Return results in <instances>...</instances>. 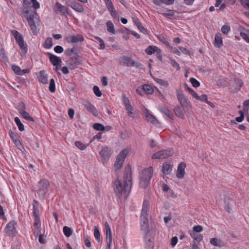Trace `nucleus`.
I'll return each instance as SVG.
<instances>
[{
	"label": "nucleus",
	"mask_w": 249,
	"mask_h": 249,
	"mask_svg": "<svg viewBox=\"0 0 249 249\" xmlns=\"http://www.w3.org/2000/svg\"><path fill=\"white\" fill-rule=\"evenodd\" d=\"M132 172L130 168L125 170L124 175V182L119 179L115 181L114 184V190L116 196L119 198L124 196L125 198L130 192L132 186Z\"/></svg>",
	"instance_id": "1"
},
{
	"label": "nucleus",
	"mask_w": 249,
	"mask_h": 249,
	"mask_svg": "<svg viewBox=\"0 0 249 249\" xmlns=\"http://www.w3.org/2000/svg\"><path fill=\"white\" fill-rule=\"evenodd\" d=\"M153 174V168L150 166L144 169L140 175V186L146 188L150 183L151 178Z\"/></svg>",
	"instance_id": "2"
},
{
	"label": "nucleus",
	"mask_w": 249,
	"mask_h": 249,
	"mask_svg": "<svg viewBox=\"0 0 249 249\" xmlns=\"http://www.w3.org/2000/svg\"><path fill=\"white\" fill-rule=\"evenodd\" d=\"M50 182L46 179H42L38 182L37 194L40 197L44 198L49 191Z\"/></svg>",
	"instance_id": "3"
},
{
	"label": "nucleus",
	"mask_w": 249,
	"mask_h": 249,
	"mask_svg": "<svg viewBox=\"0 0 249 249\" xmlns=\"http://www.w3.org/2000/svg\"><path fill=\"white\" fill-rule=\"evenodd\" d=\"M11 33L14 36L16 42L18 44L20 49L21 50L22 53L23 54H25L28 51L27 45L24 42L22 36L16 30H13L11 31Z\"/></svg>",
	"instance_id": "4"
},
{
	"label": "nucleus",
	"mask_w": 249,
	"mask_h": 249,
	"mask_svg": "<svg viewBox=\"0 0 249 249\" xmlns=\"http://www.w3.org/2000/svg\"><path fill=\"white\" fill-rule=\"evenodd\" d=\"M174 153V150L172 148H168L165 150H162L155 153L152 156V159H164L167 158Z\"/></svg>",
	"instance_id": "5"
},
{
	"label": "nucleus",
	"mask_w": 249,
	"mask_h": 249,
	"mask_svg": "<svg viewBox=\"0 0 249 249\" xmlns=\"http://www.w3.org/2000/svg\"><path fill=\"white\" fill-rule=\"evenodd\" d=\"M120 64L126 67H136L138 68L139 64L136 63L131 58L126 56H123L120 59Z\"/></svg>",
	"instance_id": "6"
},
{
	"label": "nucleus",
	"mask_w": 249,
	"mask_h": 249,
	"mask_svg": "<svg viewBox=\"0 0 249 249\" xmlns=\"http://www.w3.org/2000/svg\"><path fill=\"white\" fill-rule=\"evenodd\" d=\"M54 10L56 14L60 13L63 16H67L70 14L69 8L58 2L54 4Z\"/></svg>",
	"instance_id": "7"
},
{
	"label": "nucleus",
	"mask_w": 249,
	"mask_h": 249,
	"mask_svg": "<svg viewBox=\"0 0 249 249\" xmlns=\"http://www.w3.org/2000/svg\"><path fill=\"white\" fill-rule=\"evenodd\" d=\"M99 154L102 158L103 163L106 162L110 158L111 154V150L107 146L103 147L100 151Z\"/></svg>",
	"instance_id": "8"
},
{
	"label": "nucleus",
	"mask_w": 249,
	"mask_h": 249,
	"mask_svg": "<svg viewBox=\"0 0 249 249\" xmlns=\"http://www.w3.org/2000/svg\"><path fill=\"white\" fill-rule=\"evenodd\" d=\"M82 105L84 107L91 113L93 115L96 116L98 115V111L94 106L89 101L85 100L82 102Z\"/></svg>",
	"instance_id": "9"
},
{
	"label": "nucleus",
	"mask_w": 249,
	"mask_h": 249,
	"mask_svg": "<svg viewBox=\"0 0 249 249\" xmlns=\"http://www.w3.org/2000/svg\"><path fill=\"white\" fill-rule=\"evenodd\" d=\"M17 223L15 220L10 221L6 226L4 231L8 236H12L16 231V226Z\"/></svg>",
	"instance_id": "10"
},
{
	"label": "nucleus",
	"mask_w": 249,
	"mask_h": 249,
	"mask_svg": "<svg viewBox=\"0 0 249 249\" xmlns=\"http://www.w3.org/2000/svg\"><path fill=\"white\" fill-rule=\"evenodd\" d=\"M84 40L83 36L79 34L70 35L66 37V41L68 43H77L82 42Z\"/></svg>",
	"instance_id": "11"
},
{
	"label": "nucleus",
	"mask_w": 249,
	"mask_h": 249,
	"mask_svg": "<svg viewBox=\"0 0 249 249\" xmlns=\"http://www.w3.org/2000/svg\"><path fill=\"white\" fill-rule=\"evenodd\" d=\"M36 14V12L35 11L29 12L28 8L24 10V16L26 18L29 26L35 25V21L34 20V18L35 15Z\"/></svg>",
	"instance_id": "12"
},
{
	"label": "nucleus",
	"mask_w": 249,
	"mask_h": 249,
	"mask_svg": "<svg viewBox=\"0 0 249 249\" xmlns=\"http://www.w3.org/2000/svg\"><path fill=\"white\" fill-rule=\"evenodd\" d=\"M106 6L113 18L117 17V12L111 0H104Z\"/></svg>",
	"instance_id": "13"
},
{
	"label": "nucleus",
	"mask_w": 249,
	"mask_h": 249,
	"mask_svg": "<svg viewBox=\"0 0 249 249\" xmlns=\"http://www.w3.org/2000/svg\"><path fill=\"white\" fill-rule=\"evenodd\" d=\"M142 223L141 224V230L145 235H147L150 232L148 217L141 218Z\"/></svg>",
	"instance_id": "14"
},
{
	"label": "nucleus",
	"mask_w": 249,
	"mask_h": 249,
	"mask_svg": "<svg viewBox=\"0 0 249 249\" xmlns=\"http://www.w3.org/2000/svg\"><path fill=\"white\" fill-rule=\"evenodd\" d=\"M186 164L183 162H180L178 167L177 173L176 177L178 179H182L185 174V168Z\"/></svg>",
	"instance_id": "15"
},
{
	"label": "nucleus",
	"mask_w": 249,
	"mask_h": 249,
	"mask_svg": "<svg viewBox=\"0 0 249 249\" xmlns=\"http://www.w3.org/2000/svg\"><path fill=\"white\" fill-rule=\"evenodd\" d=\"M18 112L24 119L30 122H34V119L29 115V113L25 110L24 105H22L21 107L19 108Z\"/></svg>",
	"instance_id": "16"
},
{
	"label": "nucleus",
	"mask_w": 249,
	"mask_h": 249,
	"mask_svg": "<svg viewBox=\"0 0 249 249\" xmlns=\"http://www.w3.org/2000/svg\"><path fill=\"white\" fill-rule=\"evenodd\" d=\"M149 209V202L147 200H144L141 213V218L148 217Z\"/></svg>",
	"instance_id": "17"
},
{
	"label": "nucleus",
	"mask_w": 249,
	"mask_h": 249,
	"mask_svg": "<svg viewBox=\"0 0 249 249\" xmlns=\"http://www.w3.org/2000/svg\"><path fill=\"white\" fill-rule=\"evenodd\" d=\"M12 69L15 74L18 75H23L30 72V70L29 69L21 70L18 66L16 65H13L12 66Z\"/></svg>",
	"instance_id": "18"
},
{
	"label": "nucleus",
	"mask_w": 249,
	"mask_h": 249,
	"mask_svg": "<svg viewBox=\"0 0 249 249\" xmlns=\"http://www.w3.org/2000/svg\"><path fill=\"white\" fill-rule=\"evenodd\" d=\"M223 37L222 35L219 33H216L215 35L213 45L217 48H220L223 46Z\"/></svg>",
	"instance_id": "19"
},
{
	"label": "nucleus",
	"mask_w": 249,
	"mask_h": 249,
	"mask_svg": "<svg viewBox=\"0 0 249 249\" xmlns=\"http://www.w3.org/2000/svg\"><path fill=\"white\" fill-rule=\"evenodd\" d=\"M66 64L71 70H74L77 68L78 61L76 57H71L67 61Z\"/></svg>",
	"instance_id": "20"
},
{
	"label": "nucleus",
	"mask_w": 249,
	"mask_h": 249,
	"mask_svg": "<svg viewBox=\"0 0 249 249\" xmlns=\"http://www.w3.org/2000/svg\"><path fill=\"white\" fill-rule=\"evenodd\" d=\"M9 135L12 140L13 141L15 145L18 147L19 149H20V147H23L19 140L18 135L13 132H10L9 133Z\"/></svg>",
	"instance_id": "21"
},
{
	"label": "nucleus",
	"mask_w": 249,
	"mask_h": 249,
	"mask_svg": "<svg viewBox=\"0 0 249 249\" xmlns=\"http://www.w3.org/2000/svg\"><path fill=\"white\" fill-rule=\"evenodd\" d=\"M50 62L53 66L60 65L62 63V61L60 57L53 55L51 53H48Z\"/></svg>",
	"instance_id": "22"
},
{
	"label": "nucleus",
	"mask_w": 249,
	"mask_h": 249,
	"mask_svg": "<svg viewBox=\"0 0 249 249\" xmlns=\"http://www.w3.org/2000/svg\"><path fill=\"white\" fill-rule=\"evenodd\" d=\"M159 110L167 117H168L170 119H174V115L172 114L170 111L168 109L167 107L166 106H161L158 107Z\"/></svg>",
	"instance_id": "23"
},
{
	"label": "nucleus",
	"mask_w": 249,
	"mask_h": 249,
	"mask_svg": "<svg viewBox=\"0 0 249 249\" xmlns=\"http://www.w3.org/2000/svg\"><path fill=\"white\" fill-rule=\"evenodd\" d=\"M37 78L38 81L43 84L48 83V77L44 71L42 70L39 71L37 74Z\"/></svg>",
	"instance_id": "24"
},
{
	"label": "nucleus",
	"mask_w": 249,
	"mask_h": 249,
	"mask_svg": "<svg viewBox=\"0 0 249 249\" xmlns=\"http://www.w3.org/2000/svg\"><path fill=\"white\" fill-rule=\"evenodd\" d=\"M41 226V223L40 221L39 217H34V235L36 236L40 232V228Z\"/></svg>",
	"instance_id": "25"
},
{
	"label": "nucleus",
	"mask_w": 249,
	"mask_h": 249,
	"mask_svg": "<svg viewBox=\"0 0 249 249\" xmlns=\"http://www.w3.org/2000/svg\"><path fill=\"white\" fill-rule=\"evenodd\" d=\"M70 7L74 11L79 13H82L84 10L82 5L75 1L71 2Z\"/></svg>",
	"instance_id": "26"
},
{
	"label": "nucleus",
	"mask_w": 249,
	"mask_h": 249,
	"mask_svg": "<svg viewBox=\"0 0 249 249\" xmlns=\"http://www.w3.org/2000/svg\"><path fill=\"white\" fill-rule=\"evenodd\" d=\"M177 97L180 105L185 109L188 106V103L183 94L182 93H178Z\"/></svg>",
	"instance_id": "27"
},
{
	"label": "nucleus",
	"mask_w": 249,
	"mask_h": 249,
	"mask_svg": "<svg viewBox=\"0 0 249 249\" xmlns=\"http://www.w3.org/2000/svg\"><path fill=\"white\" fill-rule=\"evenodd\" d=\"M129 152V150L128 149L126 148L124 149L117 156L116 159L119 160H122L123 162H124L126 156L128 155Z\"/></svg>",
	"instance_id": "28"
},
{
	"label": "nucleus",
	"mask_w": 249,
	"mask_h": 249,
	"mask_svg": "<svg viewBox=\"0 0 249 249\" xmlns=\"http://www.w3.org/2000/svg\"><path fill=\"white\" fill-rule=\"evenodd\" d=\"M172 170V165L169 163H164L162 165V172L166 175L170 174Z\"/></svg>",
	"instance_id": "29"
},
{
	"label": "nucleus",
	"mask_w": 249,
	"mask_h": 249,
	"mask_svg": "<svg viewBox=\"0 0 249 249\" xmlns=\"http://www.w3.org/2000/svg\"><path fill=\"white\" fill-rule=\"evenodd\" d=\"M144 240L146 244V249H153L154 242L152 238H149L148 235H145Z\"/></svg>",
	"instance_id": "30"
},
{
	"label": "nucleus",
	"mask_w": 249,
	"mask_h": 249,
	"mask_svg": "<svg viewBox=\"0 0 249 249\" xmlns=\"http://www.w3.org/2000/svg\"><path fill=\"white\" fill-rule=\"evenodd\" d=\"M159 48L156 46L151 45L149 46L145 50V52L148 55H151L152 54L155 53L157 50H158Z\"/></svg>",
	"instance_id": "31"
},
{
	"label": "nucleus",
	"mask_w": 249,
	"mask_h": 249,
	"mask_svg": "<svg viewBox=\"0 0 249 249\" xmlns=\"http://www.w3.org/2000/svg\"><path fill=\"white\" fill-rule=\"evenodd\" d=\"M142 89L145 93L149 94H152L154 92V89L153 87L149 85H143L142 86Z\"/></svg>",
	"instance_id": "32"
},
{
	"label": "nucleus",
	"mask_w": 249,
	"mask_h": 249,
	"mask_svg": "<svg viewBox=\"0 0 249 249\" xmlns=\"http://www.w3.org/2000/svg\"><path fill=\"white\" fill-rule=\"evenodd\" d=\"M176 115L179 118L183 119L184 118V114L181 108L179 107H176L174 109Z\"/></svg>",
	"instance_id": "33"
},
{
	"label": "nucleus",
	"mask_w": 249,
	"mask_h": 249,
	"mask_svg": "<svg viewBox=\"0 0 249 249\" xmlns=\"http://www.w3.org/2000/svg\"><path fill=\"white\" fill-rule=\"evenodd\" d=\"M106 25L107 27V31L111 34H115V31L114 29V26L112 21L108 20L106 22Z\"/></svg>",
	"instance_id": "34"
},
{
	"label": "nucleus",
	"mask_w": 249,
	"mask_h": 249,
	"mask_svg": "<svg viewBox=\"0 0 249 249\" xmlns=\"http://www.w3.org/2000/svg\"><path fill=\"white\" fill-rule=\"evenodd\" d=\"M14 121L18 127L19 131H23L24 130V126L23 124L21 122L18 117H16L14 118Z\"/></svg>",
	"instance_id": "35"
},
{
	"label": "nucleus",
	"mask_w": 249,
	"mask_h": 249,
	"mask_svg": "<svg viewBox=\"0 0 249 249\" xmlns=\"http://www.w3.org/2000/svg\"><path fill=\"white\" fill-rule=\"evenodd\" d=\"M63 231L64 235L67 237H70L73 232L71 228L67 226H64L63 227Z\"/></svg>",
	"instance_id": "36"
},
{
	"label": "nucleus",
	"mask_w": 249,
	"mask_h": 249,
	"mask_svg": "<svg viewBox=\"0 0 249 249\" xmlns=\"http://www.w3.org/2000/svg\"><path fill=\"white\" fill-rule=\"evenodd\" d=\"M191 236L196 242H200L203 239V236L200 234H197L195 232L190 233Z\"/></svg>",
	"instance_id": "37"
},
{
	"label": "nucleus",
	"mask_w": 249,
	"mask_h": 249,
	"mask_svg": "<svg viewBox=\"0 0 249 249\" xmlns=\"http://www.w3.org/2000/svg\"><path fill=\"white\" fill-rule=\"evenodd\" d=\"M146 118L148 121L153 124H156L158 123V120L152 114L147 113L146 114Z\"/></svg>",
	"instance_id": "38"
},
{
	"label": "nucleus",
	"mask_w": 249,
	"mask_h": 249,
	"mask_svg": "<svg viewBox=\"0 0 249 249\" xmlns=\"http://www.w3.org/2000/svg\"><path fill=\"white\" fill-rule=\"evenodd\" d=\"M53 45L52 38L51 37H48L45 40V43L44 44V47L46 49H50L52 47Z\"/></svg>",
	"instance_id": "39"
},
{
	"label": "nucleus",
	"mask_w": 249,
	"mask_h": 249,
	"mask_svg": "<svg viewBox=\"0 0 249 249\" xmlns=\"http://www.w3.org/2000/svg\"><path fill=\"white\" fill-rule=\"evenodd\" d=\"M210 243L216 247H221L222 246V241L215 238H211L210 240Z\"/></svg>",
	"instance_id": "40"
},
{
	"label": "nucleus",
	"mask_w": 249,
	"mask_h": 249,
	"mask_svg": "<svg viewBox=\"0 0 249 249\" xmlns=\"http://www.w3.org/2000/svg\"><path fill=\"white\" fill-rule=\"evenodd\" d=\"M49 89L52 93H53L55 91V82L54 79L53 78L50 80Z\"/></svg>",
	"instance_id": "41"
},
{
	"label": "nucleus",
	"mask_w": 249,
	"mask_h": 249,
	"mask_svg": "<svg viewBox=\"0 0 249 249\" xmlns=\"http://www.w3.org/2000/svg\"><path fill=\"white\" fill-rule=\"evenodd\" d=\"M74 144L76 147L82 150L85 149L87 147V145L83 143L80 141H76Z\"/></svg>",
	"instance_id": "42"
},
{
	"label": "nucleus",
	"mask_w": 249,
	"mask_h": 249,
	"mask_svg": "<svg viewBox=\"0 0 249 249\" xmlns=\"http://www.w3.org/2000/svg\"><path fill=\"white\" fill-rule=\"evenodd\" d=\"M94 235L95 239L98 241L100 242V234L98 229V228L97 226H95L94 228Z\"/></svg>",
	"instance_id": "43"
},
{
	"label": "nucleus",
	"mask_w": 249,
	"mask_h": 249,
	"mask_svg": "<svg viewBox=\"0 0 249 249\" xmlns=\"http://www.w3.org/2000/svg\"><path fill=\"white\" fill-rule=\"evenodd\" d=\"M93 128L97 131H103L105 129L104 126L99 123L94 124L93 125Z\"/></svg>",
	"instance_id": "44"
},
{
	"label": "nucleus",
	"mask_w": 249,
	"mask_h": 249,
	"mask_svg": "<svg viewBox=\"0 0 249 249\" xmlns=\"http://www.w3.org/2000/svg\"><path fill=\"white\" fill-rule=\"evenodd\" d=\"M170 63L172 65V66L174 68H175L177 70H179L180 67L178 63L176 62V61L171 58H169Z\"/></svg>",
	"instance_id": "45"
},
{
	"label": "nucleus",
	"mask_w": 249,
	"mask_h": 249,
	"mask_svg": "<svg viewBox=\"0 0 249 249\" xmlns=\"http://www.w3.org/2000/svg\"><path fill=\"white\" fill-rule=\"evenodd\" d=\"M231 31V27L228 25H224L221 28V32L225 35H228Z\"/></svg>",
	"instance_id": "46"
},
{
	"label": "nucleus",
	"mask_w": 249,
	"mask_h": 249,
	"mask_svg": "<svg viewBox=\"0 0 249 249\" xmlns=\"http://www.w3.org/2000/svg\"><path fill=\"white\" fill-rule=\"evenodd\" d=\"M84 241L85 245L88 247L90 248L91 246V244L90 241V238L88 235L84 236Z\"/></svg>",
	"instance_id": "47"
},
{
	"label": "nucleus",
	"mask_w": 249,
	"mask_h": 249,
	"mask_svg": "<svg viewBox=\"0 0 249 249\" xmlns=\"http://www.w3.org/2000/svg\"><path fill=\"white\" fill-rule=\"evenodd\" d=\"M215 6L219 7V9L221 10H223L225 8V4L222 3V0H216Z\"/></svg>",
	"instance_id": "48"
},
{
	"label": "nucleus",
	"mask_w": 249,
	"mask_h": 249,
	"mask_svg": "<svg viewBox=\"0 0 249 249\" xmlns=\"http://www.w3.org/2000/svg\"><path fill=\"white\" fill-rule=\"evenodd\" d=\"M94 38H95L96 40H97L100 43V49H104L105 48V45L104 41L100 37H98L97 36H95Z\"/></svg>",
	"instance_id": "49"
},
{
	"label": "nucleus",
	"mask_w": 249,
	"mask_h": 249,
	"mask_svg": "<svg viewBox=\"0 0 249 249\" xmlns=\"http://www.w3.org/2000/svg\"><path fill=\"white\" fill-rule=\"evenodd\" d=\"M190 82L192 84V86L195 88H197L200 86L199 82L194 78H191L190 79Z\"/></svg>",
	"instance_id": "50"
},
{
	"label": "nucleus",
	"mask_w": 249,
	"mask_h": 249,
	"mask_svg": "<svg viewBox=\"0 0 249 249\" xmlns=\"http://www.w3.org/2000/svg\"><path fill=\"white\" fill-rule=\"evenodd\" d=\"M93 90L94 93L97 97H101L102 96V92L100 91V90L98 86H94L93 88Z\"/></svg>",
	"instance_id": "51"
},
{
	"label": "nucleus",
	"mask_w": 249,
	"mask_h": 249,
	"mask_svg": "<svg viewBox=\"0 0 249 249\" xmlns=\"http://www.w3.org/2000/svg\"><path fill=\"white\" fill-rule=\"evenodd\" d=\"M125 109L127 111L128 115L132 117V111L133 110V107L130 104L129 105H127L126 106H125Z\"/></svg>",
	"instance_id": "52"
},
{
	"label": "nucleus",
	"mask_w": 249,
	"mask_h": 249,
	"mask_svg": "<svg viewBox=\"0 0 249 249\" xmlns=\"http://www.w3.org/2000/svg\"><path fill=\"white\" fill-rule=\"evenodd\" d=\"M0 56L2 58H7L4 49L2 44H0Z\"/></svg>",
	"instance_id": "53"
},
{
	"label": "nucleus",
	"mask_w": 249,
	"mask_h": 249,
	"mask_svg": "<svg viewBox=\"0 0 249 249\" xmlns=\"http://www.w3.org/2000/svg\"><path fill=\"white\" fill-rule=\"evenodd\" d=\"M195 99L200 100V101L205 102L207 101V96L206 94H202L200 96L197 95V97H196Z\"/></svg>",
	"instance_id": "54"
},
{
	"label": "nucleus",
	"mask_w": 249,
	"mask_h": 249,
	"mask_svg": "<svg viewBox=\"0 0 249 249\" xmlns=\"http://www.w3.org/2000/svg\"><path fill=\"white\" fill-rule=\"evenodd\" d=\"M30 3L27 1V0H24L23 4V14H24V10L27 9L28 8V11L29 12L31 7H29Z\"/></svg>",
	"instance_id": "55"
},
{
	"label": "nucleus",
	"mask_w": 249,
	"mask_h": 249,
	"mask_svg": "<svg viewBox=\"0 0 249 249\" xmlns=\"http://www.w3.org/2000/svg\"><path fill=\"white\" fill-rule=\"evenodd\" d=\"M123 163L124 162H123L122 160H119L116 159V161L114 164L115 169L118 170L120 169L123 166Z\"/></svg>",
	"instance_id": "56"
},
{
	"label": "nucleus",
	"mask_w": 249,
	"mask_h": 249,
	"mask_svg": "<svg viewBox=\"0 0 249 249\" xmlns=\"http://www.w3.org/2000/svg\"><path fill=\"white\" fill-rule=\"evenodd\" d=\"M32 3V7L35 9H38L40 8V4L36 0H31Z\"/></svg>",
	"instance_id": "57"
},
{
	"label": "nucleus",
	"mask_w": 249,
	"mask_h": 249,
	"mask_svg": "<svg viewBox=\"0 0 249 249\" xmlns=\"http://www.w3.org/2000/svg\"><path fill=\"white\" fill-rule=\"evenodd\" d=\"M244 7L249 10V0H239Z\"/></svg>",
	"instance_id": "58"
},
{
	"label": "nucleus",
	"mask_w": 249,
	"mask_h": 249,
	"mask_svg": "<svg viewBox=\"0 0 249 249\" xmlns=\"http://www.w3.org/2000/svg\"><path fill=\"white\" fill-rule=\"evenodd\" d=\"M105 226L106 229V235H112L110 228L107 222L106 223Z\"/></svg>",
	"instance_id": "59"
},
{
	"label": "nucleus",
	"mask_w": 249,
	"mask_h": 249,
	"mask_svg": "<svg viewBox=\"0 0 249 249\" xmlns=\"http://www.w3.org/2000/svg\"><path fill=\"white\" fill-rule=\"evenodd\" d=\"M54 51L56 53H60L63 52L64 49L62 46L57 45L54 48Z\"/></svg>",
	"instance_id": "60"
},
{
	"label": "nucleus",
	"mask_w": 249,
	"mask_h": 249,
	"mask_svg": "<svg viewBox=\"0 0 249 249\" xmlns=\"http://www.w3.org/2000/svg\"><path fill=\"white\" fill-rule=\"evenodd\" d=\"M193 231L196 232H200L203 231V227L200 225L195 226L193 227Z\"/></svg>",
	"instance_id": "61"
},
{
	"label": "nucleus",
	"mask_w": 249,
	"mask_h": 249,
	"mask_svg": "<svg viewBox=\"0 0 249 249\" xmlns=\"http://www.w3.org/2000/svg\"><path fill=\"white\" fill-rule=\"evenodd\" d=\"M155 53L156 54V57H157V58L159 60L161 61L162 58V55L161 53V50L160 48H159L158 50H157V51Z\"/></svg>",
	"instance_id": "62"
},
{
	"label": "nucleus",
	"mask_w": 249,
	"mask_h": 249,
	"mask_svg": "<svg viewBox=\"0 0 249 249\" xmlns=\"http://www.w3.org/2000/svg\"><path fill=\"white\" fill-rule=\"evenodd\" d=\"M241 36L248 43L249 40V36L245 32H241L240 34Z\"/></svg>",
	"instance_id": "63"
},
{
	"label": "nucleus",
	"mask_w": 249,
	"mask_h": 249,
	"mask_svg": "<svg viewBox=\"0 0 249 249\" xmlns=\"http://www.w3.org/2000/svg\"><path fill=\"white\" fill-rule=\"evenodd\" d=\"M106 240H107V246L108 247H110V246L112 243V235L106 236Z\"/></svg>",
	"instance_id": "64"
}]
</instances>
